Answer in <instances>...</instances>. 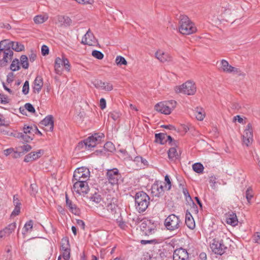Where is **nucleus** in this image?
<instances>
[{"label": "nucleus", "instance_id": "f257e3e1", "mask_svg": "<svg viewBox=\"0 0 260 260\" xmlns=\"http://www.w3.org/2000/svg\"><path fill=\"white\" fill-rule=\"evenodd\" d=\"M231 242V239L228 237L225 233L220 231L217 236L211 242L210 248L215 254L221 255L226 252Z\"/></svg>", "mask_w": 260, "mask_h": 260}, {"label": "nucleus", "instance_id": "f03ea898", "mask_svg": "<svg viewBox=\"0 0 260 260\" xmlns=\"http://www.w3.org/2000/svg\"><path fill=\"white\" fill-rule=\"evenodd\" d=\"M179 32L185 35H189L195 32L197 28L194 23L186 15H181L179 17Z\"/></svg>", "mask_w": 260, "mask_h": 260}, {"label": "nucleus", "instance_id": "7ed1b4c3", "mask_svg": "<svg viewBox=\"0 0 260 260\" xmlns=\"http://www.w3.org/2000/svg\"><path fill=\"white\" fill-rule=\"evenodd\" d=\"M6 42H0V67H5L12 59L13 51L7 46Z\"/></svg>", "mask_w": 260, "mask_h": 260}, {"label": "nucleus", "instance_id": "20e7f679", "mask_svg": "<svg viewBox=\"0 0 260 260\" xmlns=\"http://www.w3.org/2000/svg\"><path fill=\"white\" fill-rule=\"evenodd\" d=\"M104 138V135L103 133H95L83 142H79L78 147L79 149H82L84 147L85 149L90 150L99 144Z\"/></svg>", "mask_w": 260, "mask_h": 260}, {"label": "nucleus", "instance_id": "39448f33", "mask_svg": "<svg viewBox=\"0 0 260 260\" xmlns=\"http://www.w3.org/2000/svg\"><path fill=\"white\" fill-rule=\"evenodd\" d=\"M150 198L144 191H139L135 195V203L137 210L139 213L144 212L149 204Z\"/></svg>", "mask_w": 260, "mask_h": 260}, {"label": "nucleus", "instance_id": "423d86ee", "mask_svg": "<svg viewBox=\"0 0 260 260\" xmlns=\"http://www.w3.org/2000/svg\"><path fill=\"white\" fill-rule=\"evenodd\" d=\"M181 224L182 222L179 217L174 214L169 215L164 222L166 229L171 232L179 230Z\"/></svg>", "mask_w": 260, "mask_h": 260}, {"label": "nucleus", "instance_id": "0eeeda50", "mask_svg": "<svg viewBox=\"0 0 260 260\" xmlns=\"http://www.w3.org/2000/svg\"><path fill=\"white\" fill-rule=\"evenodd\" d=\"M177 93H183L187 95H193L196 92V87L194 83L188 81L180 86L175 87Z\"/></svg>", "mask_w": 260, "mask_h": 260}, {"label": "nucleus", "instance_id": "6e6552de", "mask_svg": "<svg viewBox=\"0 0 260 260\" xmlns=\"http://www.w3.org/2000/svg\"><path fill=\"white\" fill-rule=\"evenodd\" d=\"M106 177L108 182L112 185H114L118 184L119 179L121 177V175L118 169L114 168L107 170Z\"/></svg>", "mask_w": 260, "mask_h": 260}, {"label": "nucleus", "instance_id": "1a4fd4ad", "mask_svg": "<svg viewBox=\"0 0 260 260\" xmlns=\"http://www.w3.org/2000/svg\"><path fill=\"white\" fill-rule=\"evenodd\" d=\"M90 176V171L85 167L78 168L74 172L73 179L76 181H87Z\"/></svg>", "mask_w": 260, "mask_h": 260}, {"label": "nucleus", "instance_id": "9d476101", "mask_svg": "<svg viewBox=\"0 0 260 260\" xmlns=\"http://www.w3.org/2000/svg\"><path fill=\"white\" fill-rule=\"evenodd\" d=\"M87 181H76L73 185V189L78 194L87 193L88 191V186Z\"/></svg>", "mask_w": 260, "mask_h": 260}, {"label": "nucleus", "instance_id": "9b49d317", "mask_svg": "<svg viewBox=\"0 0 260 260\" xmlns=\"http://www.w3.org/2000/svg\"><path fill=\"white\" fill-rule=\"evenodd\" d=\"M253 140V132L252 125L248 123L244 132L243 135V141L248 146Z\"/></svg>", "mask_w": 260, "mask_h": 260}, {"label": "nucleus", "instance_id": "f8f14e48", "mask_svg": "<svg viewBox=\"0 0 260 260\" xmlns=\"http://www.w3.org/2000/svg\"><path fill=\"white\" fill-rule=\"evenodd\" d=\"M96 42L97 40L95 39L90 29H88L86 34L84 36L81 42L82 44L89 46H93Z\"/></svg>", "mask_w": 260, "mask_h": 260}, {"label": "nucleus", "instance_id": "ddd939ff", "mask_svg": "<svg viewBox=\"0 0 260 260\" xmlns=\"http://www.w3.org/2000/svg\"><path fill=\"white\" fill-rule=\"evenodd\" d=\"M173 260H188V254L185 249H176L173 253Z\"/></svg>", "mask_w": 260, "mask_h": 260}, {"label": "nucleus", "instance_id": "4468645a", "mask_svg": "<svg viewBox=\"0 0 260 260\" xmlns=\"http://www.w3.org/2000/svg\"><path fill=\"white\" fill-rule=\"evenodd\" d=\"M141 230L146 234L150 235L153 233L155 230L150 220H144L140 225Z\"/></svg>", "mask_w": 260, "mask_h": 260}, {"label": "nucleus", "instance_id": "2eb2a0df", "mask_svg": "<svg viewBox=\"0 0 260 260\" xmlns=\"http://www.w3.org/2000/svg\"><path fill=\"white\" fill-rule=\"evenodd\" d=\"M4 41L6 42V44L10 47V49L12 51L15 50L17 52H20L24 49V45L18 42H13L9 40H4Z\"/></svg>", "mask_w": 260, "mask_h": 260}, {"label": "nucleus", "instance_id": "dca6fc26", "mask_svg": "<svg viewBox=\"0 0 260 260\" xmlns=\"http://www.w3.org/2000/svg\"><path fill=\"white\" fill-rule=\"evenodd\" d=\"M225 221L228 224L232 226L237 225L238 221L236 214L233 211H230L225 215Z\"/></svg>", "mask_w": 260, "mask_h": 260}, {"label": "nucleus", "instance_id": "f3484780", "mask_svg": "<svg viewBox=\"0 0 260 260\" xmlns=\"http://www.w3.org/2000/svg\"><path fill=\"white\" fill-rule=\"evenodd\" d=\"M40 124L45 126H47L48 127V129H46L47 131H52L54 127V121H53V117L51 115H49L47 116L43 120H42Z\"/></svg>", "mask_w": 260, "mask_h": 260}, {"label": "nucleus", "instance_id": "a211bd4d", "mask_svg": "<svg viewBox=\"0 0 260 260\" xmlns=\"http://www.w3.org/2000/svg\"><path fill=\"white\" fill-rule=\"evenodd\" d=\"M156 58L161 62L169 61L171 60V57L169 54L165 53L161 50H158L155 53Z\"/></svg>", "mask_w": 260, "mask_h": 260}, {"label": "nucleus", "instance_id": "6ab92c4d", "mask_svg": "<svg viewBox=\"0 0 260 260\" xmlns=\"http://www.w3.org/2000/svg\"><path fill=\"white\" fill-rule=\"evenodd\" d=\"M34 92L39 93L43 86V81L42 76H37L34 82Z\"/></svg>", "mask_w": 260, "mask_h": 260}, {"label": "nucleus", "instance_id": "aec40b11", "mask_svg": "<svg viewBox=\"0 0 260 260\" xmlns=\"http://www.w3.org/2000/svg\"><path fill=\"white\" fill-rule=\"evenodd\" d=\"M185 224L186 226L190 229L193 230L194 229L196 224L194 220L188 211H186L185 215Z\"/></svg>", "mask_w": 260, "mask_h": 260}, {"label": "nucleus", "instance_id": "412c9836", "mask_svg": "<svg viewBox=\"0 0 260 260\" xmlns=\"http://www.w3.org/2000/svg\"><path fill=\"white\" fill-rule=\"evenodd\" d=\"M167 109H168V107L164 102H160L155 106V109L157 111L165 114H170L171 112L169 111V109L167 110Z\"/></svg>", "mask_w": 260, "mask_h": 260}, {"label": "nucleus", "instance_id": "4be33fe9", "mask_svg": "<svg viewBox=\"0 0 260 260\" xmlns=\"http://www.w3.org/2000/svg\"><path fill=\"white\" fill-rule=\"evenodd\" d=\"M165 190H161L158 187L157 183H154L151 187V192L155 197H159L164 193Z\"/></svg>", "mask_w": 260, "mask_h": 260}, {"label": "nucleus", "instance_id": "5701e85b", "mask_svg": "<svg viewBox=\"0 0 260 260\" xmlns=\"http://www.w3.org/2000/svg\"><path fill=\"white\" fill-rule=\"evenodd\" d=\"M66 199L67 206L69 208L72 212L75 214L78 213L79 212V209L77 208L75 205L72 203V201L69 199L67 194L66 195Z\"/></svg>", "mask_w": 260, "mask_h": 260}, {"label": "nucleus", "instance_id": "b1692460", "mask_svg": "<svg viewBox=\"0 0 260 260\" xmlns=\"http://www.w3.org/2000/svg\"><path fill=\"white\" fill-rule=\"evenodd\" d=\"M167 137L166 134L165 133H158L155 135V141L157 143H159L160 144H164L167 142V140H166Z\"/></svg>", "mask_w": 260, "mask_h": 260}, {"label": "nucleus", "instance_id": "393cba45", "mask_svg": "<svg viewBox=\"0 0 260 260\" xmlns=\"http://www.w3.org/2000/svg\"><path fill=\"white\" fill-rule=\"evenodd\" d=\"M168 157L170 159L175 160L179 158V154L177 152L176 149L174 147H171L168 151Z\"/></svg>", "mask_w": 260, "mask_h": 260}, {"label": "nucleus", "instance_id": "a878e982", "mask_svg": "<svg viewBox=\"0 0 260 260\" xmlns=\"http://www.w3.org/2000/svg\"><path fill=\"white\" fill-rule=\"evenodd\" d=\"M70 249H71V248L69 238L68 237L63 238L61 241L60 250L61 251H64Z\"/></svg>", "mask_w": 260, "mask_h": 260}, {"label": "nucleus", "instance_id": "bb28decb", "mask_svg": "<svg viewBox=\"0 0 260 260\" xmlns=\"http://www.w3.org/2000/svg\"><path fill=\"white\" fill-rule=\"evenodd\" d=\"M64 58V57H62V58H60L59 57H57L55 59V64H54V69H55L56 73H57V74H59V73L60 72L59 69L61 67V66L63 65Z\"/></svg>", "mask_w": 260, "mask_h": 260}, {"label": "nucleus", "instance_id": "cd10ccee", "mask_svg": "<svg viewBox=\"0 0 260 260\" xmlns=\"http://www.w3.org/2000/svg\"><path fill=\"white\" fill-rule=\"evenodd\" d=\"M20 62L17 58H15L12 61L10 65V69L13 72L17 71L20 70Z\"/></svg>", "mask_w": 260, "mask_h": 260}, {"label": "nucleus", "instance_id": "c85d7f7f", "mask_svg": "<svg viewBox=\"0 0 260 260\" xmlns=\"http://www.w3.org/2000/svg\"><path fill=\"white\" fill-rule=\"evenodd\" d=\"M22 67L24 69H27L29 67L28 57L25 55H22L20 58V61Z\"/></svg>", "mask_w": 260, "mask_h": 260}, {"label": "nucleus", "instance_id": "c756f323", "mask_svg": "<svg viewBox=\"0 0 260 260\" xmlns=\"http://www.w3.org/2000/svg\"><path fill=\"white\" fill-rule=\"evenodd\" d=\"M221 64L222 70L225 72L230 73L231 70V68H233V67L230 65L229 62L224 59H222L221 61Z\"/></svg>", "mask_w": 260, "mask_h": 260}, {"label": "nucleus", "instance_id": "7c9ffc66", "mask_svg": "<svg viewBox=\"0 0 260 260\" xmlns=\"http://www.w3.org/2000/svg\"><path fill=\"white\" fill-rule=\"evenodd\" d=\"M107 208L108 211L110 212L112 215H115L117 213L118 206L113 203H110L107 206Z\"/></svg>", "mask_w": 260, "mask_h": 260}, {"label": "nucleus", "instance_id": "2f4dec72", "mask_svg": "<svg viewBox=\"0 0 260 260\" xmlns=\"http://www.w3.org/2000/svg\"><path fill=\"white\" fill-rule=\"evenodd\" d=\"M89 199L92 202H94L96 204H98L101 202L102 200V198L101 194L95 192L89 197Z\"/></svg>", "mask_w": 260, "mask_h": 260}, {"label": "nucleus", "instance_id": "473e14b6", "mask_svg": "<svg viewBox=\"0 0 260 260\" xmlns=\"http://www.w3.org/2000/svg\"><path fill=\"white\" fill-rule=\"evenodd\" d=\"M115 62L118 66H121L122 65L126 66L127 64V62L125 58L120 55L116 57L115 59Z\"/></svg>", "mask_w": 260, "mask_h": 260}, {"label": "nucleus", "instance_id": "72a5a7b5", "mask_svg": "<svg viewBox=\"0 0 260 260\" xmlns=\"http://www.w3.org/2000/svg\"><path fill=\"white\" fill-rule=\"evenodd\" d=\"M192 169L193 171L196 173H201L203 171L204 166L200 162H197L192 165Z\"/></svg>", "mask_w": 260, "mask_h": 260}, {"label": "nucleus", "instance_id": "f704fd0d", "mask_svg": "<svg viewBox=\"0 0 260 260\" xmlns=\"http://www.w3.org/2000/svg\"><path fill=\"white\" fill-rule=\"evenodd\" d=\"M48 19V17L42 15H37L34 18V22L36 24H41L46 21Z\"/></svg>", "mask_w": 260, "mask_h": 260}, {"label": "nucleus", "instance_id": "c9c22d12", "mask_svg": "<svg viewBox=\"0 0 260 260\" xmlns=\"http://www.w3.org/2000/svg\"><path fill=\"white\" fill-rule=\"evenodd\" d=\"M16 228V223L15 222H13L9 224L6 228L4 229V230L6 232L7 235H9L15 230Z\"/></svg>", "mask_w": 260, "mask_h": 260}, {"label": "nucleus", "instance_id": "e433bc0d", "mask_svg": "<svg viewBox=\"0 0 260 260\" xmlns=\"http://www.w3.org/2000/svg\"><path fill=\"white\" fill-rule=\"evenodd\" d=\"M37 159L35 152H31L25 156L24 161L28 162Z\"/></svg>", "mask_w": 260, "mask_h": 260}, {"label": "nucleus", "instance_id": "4c0bfd02", "mask_svg": "<svg viewBox=\"0 0 260 260\" xmlns=\"http://www.w3.org/2000/svg\"><path fill=\"white\" fill-rule=\"evenodd\" d=\"M165 104L168 107V109L169 111L171 112L172 110H173L176 106V102L174 100H170L168 101L164 102Z\"/></svg>", "mask_w": 260, "mask_h": 260}, {"label": "nucleus", "instance_id": "58836bf2", "mask_svg": "<svg viewBox=\"0 0 260 260\" xmlns=\"http://www.w3.org/2000/svg\"><path fill=\"white\" fill-rule=\"evenodd\" d=\"M38 192V186L36 184H31L29 189V193L31 196L35 197Z\"/></svg>", "mask_w": 260, "mask_h": 260}, {"label": "nucleus", "instance_id": "ea45409f", "mask_svg": "<svg viewBox=\"0 0 260 260\" xmlns=\"http://www.w3.org/2000/svg\"><path fill=\"white\" fill-rule=\"evenodd\" d=\"M121 114L116 111H113L109 114V116L114 121L117 120L120 117Z\"/></svg>", "mask_w": 260, "mask_h": 260}, {"label": "nucleus", "instance_id": "a19ab883", "mask_svg": "<svg viewBox=\"0 0 260 260\" xmlns=\"http://www.w3.org/2000/svg\"><path fill=\"white\" fill-rule=\"evenodd\" d=\"M245 197L248 203H250L251 199L253 197V191L250 188H248L245 192Z\"/></svg>", "mask_w": 260, "mask_h": 260}, {"label": "nucleus", "instance_id": "79ce46f5", "mask_svg": "<svg viewBox=\"0 0 260 260\" xmlns=\"http://www.w3.org/2000/svg\"><path fill=\"white\" fill-rule=\"evenodd\" d=\"M92 55L98 59H102L104 57L103 53L96 50L92 51Z\"/></svg>", "mask_w": 260, "mask_h": 260}, {"label": "nucleus", "instance_id": "37998d69", "mask_svg": "<svg viewBox=\"0 0 260 260\" xmlns=\"http://www.w3.org/2000/svg\"><path fill=\"white\" fill-rule=\"evenodd\" d=\"M196 117L198 120H203L205 117V113L202 109H201V111H198V110L196 111Z\"/></svg>", "mask_w": 260, "mask_h": 260}, {"label": "nucleus", "instance_id": "c03bdc74", "mask_svg": "<svg viewBox=\"0 0 260 260\" xmlns=\"http://www.w3.org/2000/svg\"><path fill=\"white\" fill-rule=\"evenodd\" d=\"M105 149L108 151L112 152L114 149V146L111 142H106L104 146Z\"/></svg>", "mask_w": 260, "mask_h": 260}, {"label": "nucleus", "instance_id": "a18cd8bd", "mask_svg": "<svg viewBox=\"0 0 260 260\" xmlns=\"http://www.w3.org/2000/svg\"><path fill=\"white\" fill-rule=\"evenodd\" d=\"M29 90V82H28V81L26 80L25 81V82L23 84L22 91L24 94L26 95L28 93Z\"/></svg>", "mask_w": 260, "mask_h": 260}, {"label": "nucleus", "instance_id": "49530a36", "mask_svg": "<svg viewBox=\"0 0 260 260\" xmlns=\"http://www.w3.org/2000/svg\"><path fill=\"white\" fill-rule=\"evenodd\" d=\"M165 181L166 182L165 188L167 190H169L171 188V182L169 176L166 175L165 177Z\"/></svg>", "mask_w": 260, "mask_h": 260}, {"label": "nucleus", "instance_id": "de8ad7c7", "mask_svg": "<svg viewBox=\"0 0 260 260\" xmlns=\"http://www.w3.org/2000/svg\"><path fill=\"white\" fill-rule=\"evenodd\" d=\"M33 132V127L24 125L23 127V133L28 135H31Z\"/></svg>", "mask_w": 260, "mask_h": 260}, {"label": "nucleus", "instance_id": "09e8293b", "mask_svg": "<svg viewBox=\"0 0 260 260\" xmlns=\"http://www.w3.org/2000/svg\"><path fill=\"white\" fill-rule=\"evenodd\" d=\"M31 149L30 145L28 144L23 145V146L19 147V149L23 152H26L30 151Z\"/></svg>", "mask_w": 260, "mask_h": 260}, {"label": "nucleus", "instance_id": "8fccbe9b", "mask_svg": "<svg viewBox=\"0 0 260 260\" xmlns=\"http://www.w3.org/2000/svg\"><path fill=\"white\" fill-rule=\"evenodd\" d=\"M26 110L30 113H34L36 112L34 106L30 103H26L24 105Z\"/></svg>", "mask_w": 260, "mask_h": 260}, {"label": "nucleus", "instance_id": "3c124183", "mask_svg": "<svg viewBox=\"0 0 260 260\" xmlns=\"http://www.w3.org/2000/svg\"><path fill=\"white\" fill-rule=\"evenodd\" d=\"M34 139V135H28L23 133V137H22V140L24 142H29L32 141Z\"/></svg>", "mask_w": 260, "mask_h": 260}, {"label": "nucleus", "instance_id": "603ef678", "mask_svg": "<svg viewBox=\"0 0 260 260\" xmlns=\"http://www.w3.org/2000/svg\"><path fill=\"white\" fill-rule=\"evenodd\" d=\"M70 251L71 249L62 251V256L64 260H69L70 258Z\"/></svg>", "mask_w": 260, "mask_h": 260}, {"label": "nucleus", "instance_id": "864d4df0", "mask_svg": "<svg viewBox=\"0 0 260 260\" xmlns=\"http://www.w3.org/2000/svg\"><path fill=\"white\" fill-rule=\"evenodd\" d=\"M33 222L32 220H29L27 222L24 226V229L25 232H28L29 230L32 228Z\"/></svg>", "mask_w": 260, "mask_h": 260}, {"label": "nucleus", "instance_id": "5fc2aeb1", "mask_svg": "<svg viewBox=\"0 0 260 260\" xmlns=\"http://www.w3.org/2000/svg\"><path fill=\"white\" fill-rule=\"evenodd\" d=\"M49 49L47 46L43 45L41 48V53L43 56H46L49 54Z\"/></svg>", "mask_w": 260, "mask_h": 260}, {"label": "nucleus", "instance_id": "6e6d98bb", "mask_svg": "<svg viewBox=\"0 0 260 260\" xmlns=\"http://www.w3.org/2000/svg\"><path fill=\"white\" fill-rule=\"evenodd\" d=\"M8 103V97L3 94H0V104H6Z\"/></svg>", "mask_w": 260, "mask_h": 260}, {"label": "nucleus", "instance_id": "4d7b16f0", "mask_svg": "<svg viewBox=\"0 0 260 260\" xmlns=\"http://www.w3.org/2000/svg\"><path fill=\"white\" fill-rule=\"evenodd\" d=\"M62 66H64L65 69L67 71H70L71 66H70L69 60L66 57L64 58V61H63Z\"/></svg>", "mask_w": 260, "mask_h": 260}, {"label": "nucleus", "instance_id": "13d9d810", "mask_svg": "<svg viewBox=\"0 0 260 260\" xmlns=\"http://www.w3.org/2000/svg\"><path fill=\"white\" fill-rule=\"evenodd\" d=\"M135 161H136L137 162L141 161L144 165V166L148 165V161L145 159L143 158L141 156H137L135 158Z\"/></svg>", "mask_w": 260, "mask_h": 260}, {"label": "nucleus", "instance_id": "bf43d9fd", "mask_svg": "<svg viewBox=\"0 0 260 260\" xmlns=\"http://www.w3.org/2000/svg\"><path fill=\"white\" fill-rule=\"evenodd\" d=\"M182 192L185 197L186 198V200H187V199H189L190 201H192L191 198L189 193V192L186 188L182 187Z\"/></svg>", "mask_w": 260, "mask_h": 260}, {"label": "nucleus", "instance_id": "052dcab7", "mask_svg": "<svg viewBox=\"0 0 260 260\" xmlns=\"http://www.w3.org/2000/svg\"><path fill=\"white\" fill-rule=\"evenodd\" d=\"M20 207H18V206L15 207V208H14V210L13 211V212H12L11 216H15L18 215L20 213Z\"/></svg>", "mask_w": 260, "mask_h": 260}, {"label": "nucleus", "instance_id": "680f3d73", "mask_svg": "<svg viewBox=\"0 0 260 260\" xmlns=\"http://www.w3.org/2000/svg\"><path fill=\"white\" fill-rule=\"evenodd\" d=\"M100 107L102 110L104 109L106 107V101L105 99H101L100 101Z\"/></svg>", "mask_w": 260, "mask_h": 260}, {"label": "nucleus", "instance_id": "e2e57ef3", "mask_svg": "<svg viewBox=\"0 0 260 260\" xmlns=\"http://www.w3.org/2000/svg\"><path fill=\"white\" fill-rule=\"evenodd\" d=\"M14 74L13 73H9L7 77V81L8 83H11L13 81Z\"/></svg>", "mask_w": 260, "mask_h": 260}, {"label": "nucleus", "instance_id": "0e129e2a", "mask_svg": "<svg viewBox=\"0 0 260 260\" xmlns=\"http://www.w3.org/2000/svg\"><path fill=\"white\" fill-rule=\"evenodd\" d=\"M192 201V206L191 208V212H194L196 214H197L199 212L198 206L196 205V204Z\"/></svg>", "mask_w": 260, "mask_h": 260}, {"label": "nucleus", "instance_id": "69168bd1", "mask_svg": "<svg viewBox=\"0 0 260 260\" xmlns=\"http://www.w3.org/2000/svg\"><path fill=\"white\" fill-rule=\"evenodd\" d=\"M255 242L260 244V233H256L253 237Z\"/></svg>", "mask_w": 260, "mask_h": 260}, {"label": "nucleus", "instance_id": "338daca9", "mask_svg": "<svg viewBox=\"0 0 260 260\" xmlns=\"http://www.w3.org/2000/svg\"><path fill=\"white\" fill-rule=\"evenodd\" d=\"M76 223H77V225L80 226L82 230H84L85 223L82 220L77 219L76 221Z\"/></svg>", "mask_w": 260, "mask_h": 260}, {"label": "nucleus", "instance_id": "774afa93", "mask_svg": "<svg viewBox=\"0 0 260 260\" xmlns=\"http://www.w3.org/2000/svg\"><path fill=\"white\" fill-rule=\"evenodd\" d=\"M13 202H14V204L15 205V207H20L21 206V203L19 202V200H18V199L15 196H14V198H13Z\"/></svg>", "mask_w": 260, "mask_h": 260}]
</instances>
